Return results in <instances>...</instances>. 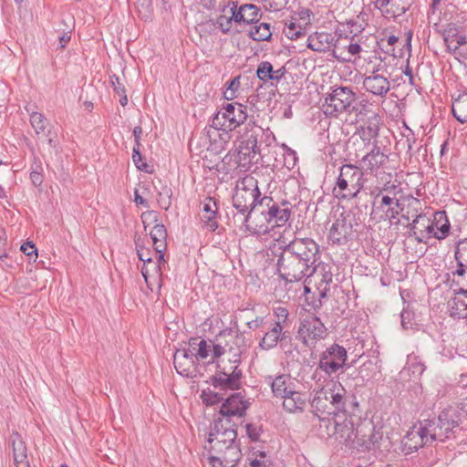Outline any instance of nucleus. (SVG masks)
Masks as SVG:
<instances>
[{
	"label": "nucleus",
	"instance_id": "nucleus-57",
	"mask_svg": "<svg viewBox=\"0 0 467 467\" xmlns=\"http://www.w3.org/2000/svg\"><path fill=\"white\" fill-rule=\"evenodd\" d=\"M397 189V186L392 184V185H387L385 184L383 188L379 189L377 193H375L374 192H372V194H374V202H373V206L376 205L377 203V201L378 199L382 195V193L384 192H387L388 193H390L392 191H395Z\"/></svg>",
	"mask_w": 467,
	"mask_h": 467
},
{
	"label": "nucleus",
	"instance_id": "nucleus-45",
	"mask_svg": "<svg viewBox=\"0 0 467 467\" xmlns=\"http://www.w3.org/2000/svg\"><path fill=\"white\" fill-rule=\"evenodd\" d=\"M240 360L235 358L234 360L229 359L227 362H224L223 360L221 362V364H218V369L216 372H225V374L229 375L231 378L234 375L238 374V379H241L242 378V370L238 368Z\"/></svg>",
	"mask_w": 467,
	"mask_h": 467
},
{
	"label": "nucleus",
	"instance_id": "nucleus-17",
	"mask_svg": "<svg viewBox=\"0 0 467 467\" xmlns=\"http://www.w3.org/2000/svg\"><path fill=\"white\" fill-rule=\"evenodd\" d=\"M432 442V440L430 439L428 428L422 424V420L413 425L402 440V444L409 452L416 451L420 448Z\"/></svg>",
	"mask_w": 467,
	"mask_h": 467
},
{
	"label": "nucleus",
	"instance_id": "nucleus-55",
	"mask_svg": "<svg viewBox=\"0 0 467 467\" xmlns=\"http://www.w3.org/2000/svg\"><path fill=\"white\" fill-rule=\"evenodd\" d=\"M195 358L204 359L209 356L208 345L204 339L198 342V348L196 349Z\"/></svg>",
	"mask_w": 467,
	"mask_h": 467
},
{
	"label": "nucleus",
	"instance_id": "nucleus-6",
	"mask_svg": "<svg viewBox=\"0 0 467 467\" xmlns=\"http://www.w3.org/2000/svg\"><path fill=\"white\" fill-rule=\"evenodd\" d=\"M247 107L240 103H227L214 115L212 127L231 131L240 127L247 119Z\"/></svg>",
	"mask_w": 467,
	"mask_h": 467
},
{
	"label": "nucleus",
	"instance_id": "nucleus-25",
	"mask_svg": "<svg viewBox=\"0 0 467 467\" xmlns=\"http://www.w3.org/2000/svg\"><path fill=\"white\" fill-rule=\"evenodd\" d=\"M312 412L319 419L324 420L333 415L334 410H331L329 397L327 389H321L315 393L311 402Z\"/></svg>",
	"mask_w": 467,
	"mask_h": 467
},
{
	"label": "nucleus",
	"instance_id": "nucleus-19",
	"mask_svg": "<svg viewBox=\"0 0 467 467\" xmlns=\"http://www.w3.org/2000/svg\"><path fill=\"white\" fill-rule=\"evenodd\" d=\"M327 335V327L324 323H300L296 338L302 341L306 347L314 345L317 340Z\"/></svg>",
	"mask_w": 467,
	"mask_h": 467
},
{
	"label": "nucleus",
	"instance_id": "nucleus-37",
	"mask_svg": "<svg viewBox=\"0 0 467 467\" xmlns=\"http://www.w3.org/2000/svg\"><path fill=\"white\" fill-rule=\"evenodd\" d=\"M289 384H291V379L288 376L279 375L275 377L271 383L273 394L275 397H285V395L292 390Z\"/></svg>",
	"mask_w": 467,
	"mask_h": 467
},
{
	"label": "nucleus",
	"instance_id": "nucleus-28",
	"mask_svg": "<svg viewBox=\"0 0 467 467\" xmlns=\"http://www.w3.org/2000/svg\"><path fill=\"white\" fill-rule=\"evenodd\" d=\"M210 382L213 387L219 390H236L241 387V380L238 379V374L234 375L232 378L225 374V372H215L211 377Z\"/></svg>",
	"mask_w": 467,
	"mask_h": 467
},
{
	"label": "nucleus",
	"instance_id": "nucleus-12",
	"mask_svg": "<svg viewBox=\"0 0 467 467\" xmlns=\"http://www.w3.org/2000/svg\"><path fill=\"white\" fill-rule=\"evenodd\" d=\"M385 73H388L387 68L381 65L373 68L371 74L363 78L362 84L366 91L385 98L390 89L389 74L386 76Z\"/></svg>",
	"mask_w": 467,
	"mask_h": 467
},
{
	"label": "nucleus",
	"instance_id": "nucleus-16",
	"mask_svg": "<svg viewBox=\"0 0 467 467\" xmlns=\"http://www.w3.org/2000/svg\"><path fill=\"white\" fill-rule=\"evenodd\" d=\"M353 236V224L343 213L332 223L327 239L332 244H346Z\"/></svg>",
	"mask_w": 467,
	"mask_h": 467
},
{
	"label": "nucleus",
	"instance_id": "nucleus-8",
	"mask_svg": "<svg viewBox=\"0 0 467 467\" xmlns=\"http://www.w3.org/2000/svg\"><path fill=\"white\" fill-rule=\"evenodd\" d=\"M260 206L259 213L267 223H273L276 226L285 225L291 216L290 203L287 201L278 203L272 197L265 195Z\"/></svg>",
	"mask_w": 467,
	"mask_h": 467
},
{
	"label": "nucleus",
	"instance_id": "nucleus-62",
	"mask_svg": "<svg viewBox=\"0 0 467 467\" xmlns=\"http://www.w3.org/2000/svg\"><path fill=\"white\" fill-rule=\"evenodd\" d=\"M58 38L60 48H64L71 39V31L64 32L61 36H58Z\"/></svg>",
	"mask_w": 467,
	"mask_h": 467
},
{
	"label": "nucleus",
	"instance_id": "nucleus-39",
	"mask_svg": "<svg viewBox=\"0 0 467 467\" xmlns=\"http://www.w3.org/2000/svg\"><path fill=\"white\" fill-rule=\"evenodd\" d=\"M203 212L207 213V215H204V218H206V221H204L206 227L211 232H214L218 228V223L214 218L216 213V202L213 198H206L203 204Z\"/></svg>",
	"mask_w": 467,
	"mask_h": 467
},
{
	"label": "nucleus",
	"instance_id": "nucleus-5",
	"mask_svg": "<svg viewBox=\"0 0 467 467\" xmlns=\"http://www.w3.org/2000/svg\"><path fill=\"white\" fill-rule=\"evenodd\" d=\"M209 451V462L213 467H234L241 460L242 452L236 441L230 442L215 441L205 445Z\"/></svg>",
	"mask_w": 467,
	"mask_h": 467
},
{
	"label": "nucleus",
	"instance_id": "nucleus-3",
	"mask_svg": "<svg viewBox=\"0 0 467 467\" xmlns=\"http://www.w3.org/2000/svg\"><path fill=\"white\" fill-rule=\"evenodd\" d=\"M460 421L459 411L452 407H448L442 410L437 417L423 420L422 424L428 428L430 439L432 441L444 442L446 440L455 437Z\"/></svg>",
	"mask_w": 467,
	"mask_h": 467
},
{
	"label": "nucleus",
	"instance_id": "nucleus-14",
	"mask_svg": "<svg viewBox=\"0 0 467 467\" xmlns=\"http://www.w3.org/2000/svg\"><path fill=\"white\" fill-rule=\"evenodd\" d=\"M249 405V401L245 400L240 392L233 393L223 402L218 418L231 421L234 417L242 418L245 415Z\"/></svg>",
	"mask_w": 467,
	"mask_h": 467
},
{
	"label": "nucleus",
	"instance_id": "nucleus-10",
	"mask_svg": "<svg viewBox=\"0 0 467 467\" xmlns=\"http://www.w3.org/2000/svg\"><path fill=\"white\" fill-rule=\"evenodd\" d=\"M347 350L344 347L334 343L321 354L318 368L331 375L346 366Z\"/></svg>",
	"mask_w": 467,
	"mask_h": 467
},
{
	"label": "nucleus",
	"instance_id": "nucleus-23",
	"mask_svg": "<svg viewBox=\"0 0 467 467\" xmlns=\"http://www.w3.org/2000/svg\"><path fill=\"white\" fill-rule=\"evenodd\" d=\"M234 20L236 24H257L262 16L260 8L253 4H244L236 10L237 5L234 3Z\"/></svg>",
	"mask_w": 467,
	"mask_h": 467
},
{
	"label": "nucleus",
	"instance_id": "nucleus-53",
	"mask_svg": "<svg viewBox=\"0 0 467 467\" xmlns=\"http://www.w3.org/2000/svg\"><path fill=\"white\" fill-rule=\"evenodd\" d=\"M338 39L340 40V49H347L348 53L350 56H356L360 53L361 47L359 44L353 43L351 40V41H349V43L348 45H345V44H342V41L348 40L347 37H345V38L340 37Z\"/></svg>",
	"mask_w": 467,
	"mask_h": 467
},
{
	"label": "nucleus",
	"instance_id": "nucleus-11",
	"mask_svg": "<svg viewBox=\"0 0 467 467\" xmlns=\"http://www.w3.org/2000/svg\"><path fill=\"white\" fill-rule=\"evenodd\" d=\"M334 47L332 55L334 57L342 61H349L350 57H344L343 52L337 54L340 50V40L336 39L332 33L328 32H316L310 35L307 38V47L316 52H327L331 47Z\"/></svg>",
	"mask_w": 467,
	"mask_h": 467
},
{
	"label": "nucleus",
	"instance_id": "nucleus-4",
	"mask_svg": "<svg viewBox=\"0 0 467 467\" xmlns=\"http://www.w3.org/2000/svg\"><path fill=\"white\" fill-rule=\"evenodd\" d=\"M364 172L353 164H344L339 169L333 193L337 199L356 198L364 187Z\"/></svg>",
	"mask_w": 467,
	"mask_h": 467
},
{
	"label": "nucleus",
	"instance_id": "nucleus-22",
	"mask_svg": "<svg viewBox=\"0 0 467 467\" xmlns=\"http://www.w3.org/2000/svg\"><path fill=\"white\" fill-rule=\"evenodd\" d=\"M13 451L14 463L16 467H30L26 442L17 431H13L9 437Z\"/></svg>",
	"mask_w": 467,
	"mask_h": 467
},
{
	"label": "nucleus",
	"instance_id": "nucleus-52",
	"mask_svg": "<svg viewBox=\"0 0 467 467\" xmlns=\"http://www.w3.org/2000/svg\"><path fill=\"white\" fill-rule=\"evenodd\" d=\"M246 434L248 438L253 441H257L260 439V435L262 432V427L256 426L252 423H247L245 425Z\"/></svg>",
	"mask_w": 467,
	"mask_h": 467
},
{
	"label": "nucleus",
	"instance_id": "nucleus-56",
	"mask_svg": "<svg viewBox=\"0 0 467 467\" xmlns=\"http://www.w3.org/2000/svg\"><path fill=\"white\" fill-rule=\"evenodd\" d=\"M110 83L111 86L117 95H121L125 93V86L122 82H120V79L118 76L112 75L110 76Z\"/></svg>",
	"mask_w": 467,
	"mask_h": 467
},
{
	"label": "nucleus",
	"instance_id": "nucleus-26",
	"mask_svg": "<svg viewBox=\"0 0 467 467\" xmlns=\"http://www.w3.org/2000/svg\"><path fill=\"white\" fill-rule=\"evenodd\" d=\"M327 301V296H321L320 292H318L317 297L314 295L306 296L304 308L306 312L313 315V321H321L322 319L330 318L327 313V308L324 309Z\"/></svg>",
	"mask_w": 467,
	"mask_h": 467
},
{
	"label": "nucleus",
	"instance_id": "nucleus-34",
	"mask_svg": "<svg viewBox=\"0 0 467 467\" xmlns=\"http://www.w3.org/2000/svg\"><path fill=\"white\" fill-rule=\"evenodd\" d=\"M379 118L375 115L360 128L358 134L365 144H369L371 140H375L379 135Z\"/></svg>",
	"mask_w": 467,
	"mask_h": 467
},
{
	"label": "nucleus",
	"instance_id": "nucleus-21",
	"mask_svg": "<svg viewBox=\"0 0 467 467\" xmlns=\"http://www.w3.org/2000/svg\"><path fill=\"white\" fill-rule=\"evenodd\" d=\"M261 160V150L254 148L250 145H245L243 141L240 142L237 153V163L241 169L249 171L253 166Z\"/></svg>",
	"mask_w": 467,
	"mask_h": 467
},
{
	"label": "nucleus",
	"instance_id": "nucleus-7",
	"mask_svg": "<svg viewBox=\"0 0 467 467\" xmlns=\"http://www.w3.org/2000/svg\"><path fill=\"white\" fill-rule=\"evenodd\" d=\"M355 100L356 93L350 87H335L325 99L323 111L326 115L337 116L348 111Z\"/></svg>",
	"mask_w": 467,
	"mask_h": 467
},
{
	"label": "nucleus",
	"instance_id": "nucleus-42",
	"mask_svg": "<svg viewBox=\"0 0 467 467\" xmlns=\"http://www.w3.org/2000/svg\"><path fill=\"white\" fill-rule=\"evenodd\" d=\"M283 327L281 323H275V327L268 332L265 333L262 339L261 345L271 348L275 347L278 340L283 339L284 334H282Z\"/></svg>",
	"mask_w": 467,
	"mask_h": 467
},
{
	"label": "nucleus",
	"instance_id": "nucleus-51",
	"mask_svg": "<svg viewBox=\"0 0 467 467\" xmlns=\"http://www.w3.org/2000/svg\"><path fill=\"white\" fill-rule=\"evenodd\" d=\"M140 146L134 145L132 150V160L135 164V166L138 168V170L150 172L149 171V165L147 162L143 160V157L140 150Z\"/></svg>",
	"mask_w": 467,
	"mask_h": 467
},
{
	"label": "nucleus",
	"instance_id": "nucleus-27",
	"mask_svg": "<svg viewBox=\"0 0 467 467\" xmlns=\"http://www.w3.org/2000/svg\"><path fill=\"white\" fill-rule=\"evenodd\" d=\"M315 268V275L317 277L320 278L317 284V290L320 292L321 296L327 297V294L330 290V285L333 280L331 267L326 263L316 262Z\"/></svg>",
	"mask_w": 467,
	"mask_h": 467
},
{
	"label": "nucleus",
	"instance_id": "nucleus-13",
	"mask_svg": "<svg viewBox=\"0 0 467 467\" xmlns=\"http://www.w3.org/2000/svg\"><path fill=\"white\" fill-rule=\"evenodd\" d=\"M273 140H275V136L269 128L264 129L254 121L249 120L244 126L241 141L245 143V145L261 150L263 144L267 146Z\"/></svg>",
	"mask_w": 467,
	"mask_h": 467
},
{
	"label": "nucleus",
	"instance_id": "nucleus-61",
	"mask_svg": "<svg viewBox=\"0 0 467 467\" xmlns=\"http://www.w3.org/2000/svg\"><path fill=\"white\" fill-rule=\"evenodd\" d=\"M252 467H270L271 461L270 460H261L255 457L250 462Z\"/></svg>",
	"mask_w": 467,
	"mask_h": 467
},
{
	"label": "nucleus",
	"instance_id": "nucleus-2",
	"mask_svg": "<svg viewBox=\"0 0 467 467\" xmlns=\"http://www.w3.org/2000/svg\"><path fill=\"white\" fill-rule=\"evenodd\" d=\"M262 198L257 181L253 177L237 182L232 198L233 206L243 216L242 222L245 223L246 228L254 234L267 231V226L261 225L257 230L249 223L253 213H259Z\"/></svg>",
	"mask_w": 467,
	"mask_h": 467
},
{
	"label": "nucleus",
	"instance_id": "nucleus-38",
	"mask_svg": "<svg viewBox=\"0 0 467 467\" xmlns=\"http://www.w3.org/2000/svg\"><path fill=\"white\" fill-rule=\"evenodd\" d=\"M374 422L365 420L360 422L356 429V439L358 445L366 447L367 440L369 439L372 431H374Z\"/></svg>",
	"mask_w": 467,
	"mask_h": 467
},
{
	"label": "nucleus",
	"instance_id": "nucleus-30",
	"mask_svg": "<svg viewBox=\"0 0 467 467\" xmlns=\"http://www.w3.org/2000/svg\"><path fill=\"white\" fill-rule=\"evenodd\" d=\"M285 73L286 69L284 66L275 70L273 65L269 61L261 62L256 69L257 78L264 82H267L269 80L279 82Z\"/></svg>",
	"mask_w": 467,
	"mask_h": 467
},
{
	"label": "nucleus",
	"instance_id": "nucleus-15",
	"mask_svg": "<svg viewBox=\"0 0 467 467\" xmlns=\"http://www.w3.org/2000/svg\"><path fill=\"white\" fill-rule=\"evenodd\" d=\"M236 424L227 419L216 418L213 420L207 442L208 444H212L215 441L230 442L236 441Z\"/></svg>",
	"mask_w": 467,
	"mask_h": 467
},
{
	"label": "nucleus",
	"instance_id": "nucleus-50",
	"mask_svg": "<svg viewBox=\"0 0 467 467\" xmlns=\"http://www.w3.org/2000/svg\"><path fill=\"white\" fill-rule=\"evenodd\" d=\"M383 439V432L381 431V428H377L374 425V431H372L369 439L367 440V444L365 449L367 450H376L379 449V443Z\"/></svg>",
	"mask_w": 467,
	"mask_h": 467
},
{
	"label": "nucleus",
	"instance_id": "nucleus-40",
	"mask_svg": "<svg viewBox=\"0 0 467 467\" xmlns=\"http://www.w3.org/2000/svg\"><path fill=\"white\" fill-rule=\"evenodd\" d=\"M385 206L388 207L386 211L387 217L395 219L399 215L398 208L400 206V202L395 196L382 195L378 209H383Z\"/></svg>",
	"mask_w": 467,
	"mask_h": 467
},
{
	"label": "nucleus",
	"instance_id": "nucleus-18",
	"mask_svg": "<svg viewBox=\"0 0 467 467\" xmlns=\"http://www.w3.org/2000/svg\"><path fill=\"white\" fill-rule=\"evenodd\" d=\"M389 161V156L381 151L378 140L373 141L372 149L362 157L360 161L361 170L364 173L376 175L378 171Z\"/></svg>",
	"mask_w": 467,
	"mask_h": 467
},
{
	"label": "nucleus",
	"instance_id": "nucleus-35",
	"mask_svg": "<svg viewBox=\"0 0 467 467\" xmlns=\"http://www.w3.org/2000/svg\"><path fill=\"white\" fill-rule=\"evenodd\" d=\"M435 228L439 233H434V237L441 240L444 239L451 229L450 222L447 218L445 212H436L433 215V222Z\"/></svg>",
	"mask_w": 467,
	"mask_h": 467
},
{
	"label": "nucleus",
	"instance_id": "nucleus-46",
	"mask_svg": "<svg viewBox=\"0 0 467 467\" xmlns=\"http://www.w3.org/2000/svg\"><path fill=\"white\" fill-rule=\"evenodd\" d=\"M231 16L220 15L215 22L216 26L224 34L232 32L234 20V8H230Z\"/></svg>",
	"mask_w": 467,
	"mask_h": 467
},
{
	"label": "nucleus",
	"instance_id": "nucleus-49",
	"mask_svg": "<svg viewBox=\"0 0 467 467\" xmlns=\"http://www.w3.org/2000/svg\"><path fill=\"white\" fill-rule=\"evenodd\" d=\"M201 398L206 406H213L223 400V394L220 392L213 391L211 389L202 390Z\"/></svg>",
	"mask_w": 467,
	"mask_h": 467
},
{
	"label": "nucleus",
	"instance_id": "nucleus-29",
	"mask_svg": "<svg viewBox=\"0 0 467 467\" xmlns=\"http://www.w3.org/2000/svg\"><path fill=\"white\" fill-rule=\"evenodd\" d=\"M152 240V244L156 254H158L159 262L163 261L164 251L167 247V231L162 223H156L150 233Z\"/></svg>",
	"mask_w": 467,
	"mask_h": 467
},
{
	"label": "nucleus",
	"instance_id": "nucleus-41",
	"mask_svg": "<svg viewBox=\"0 0 467 467\" xmlns=\"http://www.w3.org/2000/svg\"><path fill=\"white\" fill-rule=\"evenodd\" d=\"M271 26L268 23H260L251 27L249 36L257 42L269 41L272 36Z\"/></svg>",
	"mask_w": 467,
	"mask_h": 467
},
{
	"label": "nucleus",
	"instance_id": "nucleus-9",
	"mask_svg": "<svg viewBox=\"0 0 467 467\" xmlns=\"http://www.w3.org/2000/svg\"><path fill=\"white\" fill-rule=\"evenodd\" d=\"M441 35L449 53L467 59V36L455 23L447 24Z\"/></svg>",
	"mask_w": 467,
	"mask_h": 467
},
{
	"label": "nucleus",
	"instance_id": "nucleus-31",
	"mask_svg": "<svg viewBox=\"0 0 467 467\" xmlns=\"http://www.w3.org/2000/svg\"><path fill=\"white\" fill-rule=\"evenodd\" d=\"M282 399L284 409L290 413L301 412L305 409L306 399V395L301 392L292 389Z\"/></svg>",
	"mask_w": 467,
	"mask_h": 467
},
{
	"label": "nucleus",
	"instance_id": "nucleus-47",
	"mask_svg": "<svg viewBox=\"0 0 467 467\" xmlns=\"http://www.w3.org/2000/svg\"><path fill=\"white\" fill-rule=\"evenodd\" d=\"M464 271L462 274L458 273V268L451 272L453 279L452 282L458 286L457 294H467V266L462 267Z\"/></svg>",
	"mask_w": 467,
	"mask_h": 467
},
{
	"label": "nucleus",
	"instance_id": "nucleus-48",
	"mask_svg": "<svg viewBox=\"0 0 467 467\" xmlns=\"http://www.w3.org/2000/svg\"><path fill=\"white\" fill-rule=\"evenodd\" d=\"M285 36L291 40H296L306 35V30L296 22L286 24L284 28Z\"/></svg>",
	"mask_w": 467,
	"mask_h": 467
},
{
	"label": "nucleus",
	"instance_id": "nucleus-32",
	"mask_svg": "<svg viewBox=\"0 0 467 467\" xmlns=\"http://www.w3.org/2000/svg\"><path fill=\"white\" fill-rule=\"evenodd\" d=\"M149 252L144 249L138 250V256L140 260L143 261L145 265L141 268V274L146 281V283H149V278L150 276V274H155L157 275H161V265L164 264V260L159 262L157 259V262H153L150 257L148 256Z\"/></svg>",
	"mask_w": 467,
	"mask_h": 467
},
{
	"label": "nucleus",
	"instance_id": "nucleus-43",
	"mask_svg": "<svg viewBox=\"0 0 467 467\" xmlns=\"http://www.w3.org/2000/svg\"><path fill=\"white\" fill-rule=\"evenodd\" d=\"M30 124L36 135L45 134L48 130V119L40 112H32L30 114Z\"/></svg>",
	"mask_w": 467,
	"mask_h": 467
},
{
	"label": "nucleus",
	"instance_id": "nucleus-33",
	"mask_svg": "<svg viewBox=\"0 0 467 467\" xmlns=\"http://www.w3.org/2000/svg\"><path fill=\"white\" fill-rule=\"evenodd\" d=\"M327 391L329 397L331 410H334L333 415H337L338 412L345 411L346 390L341 386V384H338L337 386L334 384V388L327 389Z\"/></svg>",
	"mask_w": 467,
	"mask_h": 467
},
{
	"label": "nucleus",
	"instance_id": "nucleus-24",
	"mask_svg": "<svg viewBox=\"0 0 467 467\" xmlns=\"http://www.w3.org/2000/svg\"><path fill=\"white\" fill-rule=\"evenodd\" d=\"M195 358V353L191 348L177 349L173 355V365L176 371L182 376L189 377Z\"/></svg>",
	"mask_w": 467,
	"mask_h": 467
},
{
	"label": "nucleus",
	"instance_id": "nucleus-60",
	"mask_svg": "<svg viewBox=\"0 0 467 467\" xmlns=\"http://www.w3.org/2000/svg\"><path fill=\"white\" fill-rule=\"evenodd\" d=\"M415 317V314L412 309H410V306L408 305L406 307L402 309L400 312V318L401 321H410Z\"/></svg>",
	"mask_w": 467,
	"mask_h": 467
},
{
	"label": "nucleus",
	"instance_id": "nucleus-64",
	"mask_svg": "<svg viewBox=\"0 0 467 467\" xmlns=\"http://www.w3.org/2000/svg\"><path fill=\"white\" fill-rule=\"evenodd\" d=\"M30 179L34 185L39 186L43 182L42 175L37 171H32L30 173Z\"/></svg>",
	"mask_w": 467,
	"mask_h": 467
},
{
	"label": "nucleus",
	"instance_id": "nucleus-63",
	"mask_svg": "<svg viewBox=\"0 0 467 467\" xmlns=\"http://www.w3.org/2000/svg\"><path fill=\"white\" fill-rule=\"evenodd\" d=\"M132 132L134 136L135 145L141 146L140 137L142 135V128L140 126H136L134 127Z\"/></svg>",
	"mask_w": 467,
	"mask_h": 467
},
{
	"label": "nucleus",
	"instance_id": "nucleus-1",
	"mask_svg": "<svg viewBox=\"0 0 467 467\" xmlns=\"http://www.w3.org/2000/svg\"><path fill=\"white\" fill-rule=\"evenodd\" d=\"M273 254L277 257L276 274L285 283L304 281L315 275L319 245L311 238L279 241Z\"/></svg>",
	"mask_w": 467,
	"mask_h": 467
},
{
	"label": "nucleus",
	"instance_id": "nucleus-58",
	"mask_svg": "<svg viewBox=\"0 0 467 467\" xmlns=\"http://www.w3.org/2000/svg\"><path fill=\"white\" fill-rule=\"evenodd\" d=\"M274 315L279 320L282 319V321H286L287 320V317H288V310L286 309V307L278 306L274 308Z\"/></svg>",
	"mask_w": 467,
	"mask_h": 467
},
{
	"label": "nucleus",
	"instance_id": "nucleus-59",
	"mask_svg": "<svg viewBox=\"0 0 467 467\" xmlns=\"http://www.w3.org/2000/svg\"><path fill=\"white\" fill-rule=\"evenodd\" d=\"M240 79H241V77L237 76V77H234V78H232L231 80L227 81L225 83L226 88H228L234 92H237V90L239 89L240 85H241Z\"/></svg>",
	"mask_w": 467,
	"mask_h": 467
},
{
	"label": "nucleus",
	"instance_id": "nucleus-20",
	"mask_svg": "<svg viewBox=\"0 0 467 467\" xmlns=\"http://www.w3.org/2000/svg\"><path fill=\"white\" fill-rule=\"evenodd\" d=\"M413 0H376L375 6L389 17L396 18L404 15L411 6Z\"/></svg>",
	"mask_w": 467,
	"mask_h": 467
},
{
	"label": "nucleus",
	"instance_id": "nucleus-36",
	"mask_svg": "<svg viewBox=\"0 0 467 467\" xmlns=\"http://www.w3.org/2000/svg\"><path fill=\"white\" fill-rule=\"evenodd\" d=\"M451 110L454 118L459 122H467V93H462L454 99Z\"/></svg>",
	"mask_w": 467,
	"mask_h": 467
},
{
	"label": "nucleus",
	"instance_id": "nucleus-54",
	"mask_svg": "<svg viewBox=\"0 0 467 467\" xmlns=\"http://www.w3.org/2000/svg\"><path fill=\"white\" fill-rule=\"evenodd\" d=\"M20 250L30 259L34 258V260H36L37 258V250L32 242L27 241L23 244Z\"/></svg>",
	"mask_w": 467,
	"mask_h": 467
},
{
	"label": "nucleus",
	"instance_id": "nucleus-44",
	"mask_svg": "<svg viewBox=\"0 0 467 467\" xmlns=\"http://www.w3.org/2000/svg\"><path fill=\"white\" fill-rule=\"evenodd\" d=\"M454 257L457 262L458 273L462 274L464 271L462 267L467 266V239L457 244Z\"/></svg>",
	"mask_w": 467,
	"mask_h": 467
}]
</instances>
